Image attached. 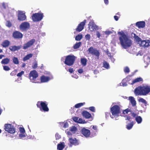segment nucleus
I'll return each mask as SVG.
<instances>
[{"label": "nucleus", "instance_id": "nucleus-1", "mask_svg": "<svg viewBox=\"0 0 150 150\" xmlns=\"http://www.w3.org/2000/svg\"><path fill=\"white\" fill-rule=\"evenodd\" d=\"M118 34L120 35L119 40L120 44L122 47L126 49L130 47L132 44V42L124 33L123 31L119 32Z\"/></svg>", "mask_w": 150, "mask_h": 150}, {"label": "nucleus", "instance_id": "nucleus-2", "mask_svg": "<svg viewBox=\"0 0 150 150\" xmlns=\"http://www.w3.org/2000/svg\"><path fill=\"white\" fill-rule=\"evenodd\" d=\"M150 92V87L149 86H139L134 90V93L137 95H146Z\"/></svg>", "mask_w": 150, "mask_h": 150}, {"label": "nucleus", "instance_id": "nucleus-3", "mask_svg": "<svg viewBox=\"0 0 150 150\" xmlns=\"http://www.w3.org/2000/svg\"><path fill=\"white\" fill-rule=\"evenodd\" d=\"M76 57L74 55H68L66 57L64 64L69 66L73 65L75 61Z\"/></svg>", "mask_w": 150, "mask_h": 150}, {"label": "nucleus", "instance_id": "nucleus-4", "mask_svg": "<svg viewBox=\"0 0 150 150\" xmlns=\"http://www.w3.org/2000/svg\"><path fill=\"white\" fill-rule=\"evenodd\" d=\"M32 19L34 22H39L42 20L44 17L43 14L41 13H35L31 16Z\"/></svg>", "mask_w": 150, "mask_h": 150}, {"label": "nucleus", "instance_id": "nucleus-5", "mask_svg": "<svg viewBox=\"0 0 150 150\" xmlns=\"http://www.w3.org/2000/svg\"><path fill=\"white\" fill-rule=\"evenodd\" d=\"M29 76V79L31 82L35 83H38L36 81L37 78L38 76V74L36 70H33L30 71Z\"/></svg>", "mask_w": 150, "mask_h": 150}, {"label": "nucleus", "instance_id": "nucleus-6", "mask_svg": "<svg viewBox=\"0 0 150 150\" xmlns=\"http://www.w3.org/2000/svg\"><path fill=\"white\" fill-rule=\"evenodd\" d=\"M110 111L112 115L118 116L120 113V108L117 105H115L111 107Z\"/></svg>", "mask_w": 150, "mask_h": 150}, {"label": "nucleus", "instance_id": "nucleus-7", "mask_svg": "<svg viewBox=\"0 0 150 150\" xmlns=\"http://www.w3.org/2000/svg\"><path fill=\"white\" fill-rule=\"evenodd\" d=\"M4 129L8 132L13 134L15 133L16 129L15 127L10 124H6L4 125Z\"/></svg>", "mask_w": 150, "mask_h": 150}, {"label": "nucleus", "instance_id": "nucleus-8", "mask_svg": "<svg viewBox=\"0 0 150 150\" xmlns=\"http://www.w3.org/2000/svg\"><path fill=\"white\" fill-rule=\"evenodd\" d=\"M89 53L95 56L98 59H99L100 53L99 50L93 47H90L88 50Z\"/></svg>", "mask_w": 150, "mask_h": 150}, {"label": "nucleus", "instance_id": "nucleus-9", "mask_svg": "<svg viewBox=\"0 0 150 150\" xmlns=\"http://www.w3.org/2000/svg\"><path fill=\"white\" fill-rule=\"evenodd\" d=\"M23 36V34L20 32L18 31H15L12 34V37L16 39H21Z\"/></svg>", "mask_w": 150, "mask_h": 150}, {"label": "nucleus", "instance_id": "nucleus-10", "mask_svg": "<svg viewBox=\"0 0 150 150\" xmlns=\"http://www.w3.org/2000/svg\"><path fill=\"white\" fill-rule=\"evenodd\" d=\"M30 27V24L27 22H23L20 25V28L22 31L27 30Z\"/></svg>", "mask_w": 150, "mask_h": 150}, {"label": "nucleus", "instance_id": "nucleus-11", "mask_svg": "<svg viewBox=\"0 0 150 150\" xmlns=\"http://www.w3.org/2000/svg\"><path fill=\"white\" fill-rule=\"evenodd\" d=\"M89 29L91 31H94L98 29V27L96 25L93 21L90 22L88 24Z\"/></svg>", "mask_w": 150, "mask_h": 150}, {"label": "nucleus", "instance_id": "nucleus-12", "mask_svg": "<svg viewBox=\"0 0 150 150\" xmlns=\"http://www.w3.org/2000/svg\"><path fill=\"white\" fill-rule=\"evenodd\" d=\"M69 141L70 143V147H71L73 145L76 146L79 144L78 140H77L76 138L70 137L69 139Z\"/></svg>", "mask_w": 150, "mask_h": 150}, {"label": "nucleus", "instance_id": "nucleus-13", "mask_svg": "<svg viewBox=\"0 0 150 150\" xmlns=\"http://www.w3.org/2000/svg\"><path fill=\"white\" fill-rule=\"evenodd\" d=\"M86 20H84L83 21L81 22L76 29V31L79 32L81 31L84 28V27L86 23Z\"/></svg>", "mask_w": 150, "mask_h": 150}, {"label": "nucleus", "instance_id": "nucleus-14", "mask_svg": "<svg viewBox=\"0 0 150 150\" xmlns=\"http://www.w3.org/2000/svg\"><path fill=\"white\" fill-rule=\"evenodd\" d=\"M35 41V40L34 39H32L28 41L24 45L23 48V49L25 50L28 48L30 47L34 44Z\"/></svg>", "mask_w": 150, "mask_h": 150}, {"label": "nucleus", "instance_id": "nucleus-15", "mask_svg": "<svg viewBox=\"0 0 150 150\" xmlns=\"http://www.w3.org/2000/svg\"><path fill=\"white\" fill-rule=\"evenodd\" d=\"M81 133L86 137H89L91 134L90 130L85 128L82 129Z\"/></svg>", "mask_w": 150, "mask_h": 150}, {"label": "nucleus", "instance_id": "nucleus-16", "mask_svg": "<svg viewBox=\"0 0 150 150\" xmlns=\"http://www.w3.org/2000/svg\"><path fill=\"white\" fill-rule=\"evenodd\" d=\"M26 19V16L25 13L21 11H19L18 15V19L19 21H23Z\"/></svg>", "mask_w": 150, "mask_h": 150}, {"label": "nucleus", "instance_id": "nucleus-17", "mask_svg": "<svg viewBox=\"0 0 150 150\" xmlns=\"http://www.w3.org/2000/svg\"><path fill=\"white\" fill-rule=\"evenodd\" d=\"M82 115L83 117L86 119H89L92 117L91 114L86 111H83L82 112Z\"/></svg>", "mask_w": 150, "mask_h": 150}, {"label": "nucleus", "instance_id": "nucleus-18", "mask_svg": "<svg viewBox=\"0 0 150 150\" xmlns=\"http://www.w3.org/2000/svg\"><path fill=\"white\" fill-rule=\"evenodd\" d=\"M37 105L38 107L39 106L41 105V107L40 108V109H42L45 112L49 111V109L47 107V104H37Z\"/></svg>", "mask_w": 150, "mask_h": 150}, {"label": "nucleus", "instance_id": "nucleus-19", "mask_svg": "<svg viewBox=\"0 0 150 150\" xmlns=\"http://www.w3.org/2000/svg\"><path fill=\"white\" fill-rule=\"evenodd\" d=\"M21 45H19L18 46L16 45L11 46L9 47V50L12 52H15L20 50L22 48Z\"/></svg>", "mask_w": 150, "mask_h": 150}, {"label": "nucleus", "instance_id": "nucleus-20", "mask_svg": "<svg viewBox=\"0 0 150 150\" xmlns=\"http://www.w3.org/2000/svg\"><path fill=\"white\" fill-rule=\"evenodd\" d=\"M150 42L148 40H144L140 42V45L143 47H148L150 45Z\"/></svg>", "mask_w": 150, "mask_h": 150}, {"label": "nucleus", "instance_id": "nucleus-21", "mask_svg": "<svg viewBox=\"0 0 150 150\" xmlns=\"http://www.w3.org/2000/svg\"><path fill=\"white\" fill-rule=\"evenodd\" d=\"M40 83H45L49 81L50 79V77L48 76H46L43 75L40 77Z\"/></svg>", "mask_w": 150, "mask_h": 150}, {"label": "nucleus", "instance_id": "nucleus-22", "mask_svg": "<svg viewBox=\"0 0 150 150\" xmlns=\"http://www.w3.org/2000/svg\"><path fill=\"white\" fill-rule=\"evenodd\" d=\"M136 25L139 28H143L145 27V23L144 21H139L136 23Z\"/></svg>", "mask_w": 150, "mask_h": 150}, {"label": "nucleus", "instance_id": "nucleus-23", "mask_svg": "<svg viewBox=\"0 0 150 150\" xmlns=\"http://www.w3.org/2000/svg\"><path fill=\"white\" fill-rule=\"evenodd\" d=\"M10 44V42L8 40H5L3 42L1 45L3 47H8Z\"/></svg>", "mask_w": 150, "mask_h": 150}, {"label": "nucleus", "instance_id": "nucleus-24", "mask_svg": "<svg viewBox=\"0 0 150 150\" xmlns=\"http://www.w3.org/2000/svg\"><path fill=\"white\" fill-rule=\"evenodd\" d=\"M10 61V59L8 58H5L2 60L1 62L2 64H8Z\"/></svg>", "mask_w": 150, "mask_h": 150}, {"label": "nucleus", "instance_id": "nucleus-25", "mask_svg": "<svg viewBox=\"0 0 150 150\" xmlns=\"http://www.w3.org/2000/svg\"><path fill=\"white\" fill-rule=\"evenodd\" d=\"M65 146L64 145V143L61 142L59 144L57 145V149L58 150H62L64 148Z\"/></svg>", "mask_w": 150, "mask_h": 150}, {"label": "nucleus", "instance_id": "nucleus-26", "mask_svg": "<svg viewBox=\"0 0 150 150\" xmlns=\"http://www.w3.org/2000/svg\"><path fill=\"white\" fill-rule=\"evenodd\" d=\"M143 81V79L141 77H138L134 79L132 81L131 84H133L142 81Z\"/></svg>", "mask_w": 150, "mask_h": 150}, {"label": "nucleus", "instance_id": "nucleus-27", "mask_svg": "<svg viewBox=\"0 0 150 150\" xmlns=\"http://www.w3.org/2000/svg\"><path fill=\"white\" fill-rule=\"evenodd\" d=\"M132 34H133L134 35V37L135 40L139 43L141 42L142 41L141 38L136 35L135 34L132 33Z\"/></svg>", "mask_w": 150, "mask_h": 150}, {"label": "nucleus", "instance_id": "nucleus-28", "mask_svg": "<svg viewBox=\"0 0 150 150\" xmlns=\"http://www.w3.org/2000/svg\"><path fill=\"white\" fill-rule=\"evenodd\" d=\"M81 63L82 65L84 66H85L86 64L87 60L85 58H81Z\"/></svg>", "mask_w": 150, "mask_h": 150}, {"label": "nucleus", "instance_id": "nucleus-29", "mask_svg": "<svg viewBox=\"0 0 150 150\" xmlns=\"http://www.w3.org/2000/svg\"><path fill=\"white\" fill-rule=\"evenodd\" d=\"M33 54H30L27 55L23 59V60L24 61L27 60L32 57Z\"/></svg>", "mask_w": 150, "mask_h": 150}, {"label": "nucleus", "instance_id": "nucleus-30", "mask_svg": "<svg viewBox=\"0 0 150 150\" xmlns=\"http://www.w3.org/2000/svg\"><path fill=\"white\" fill-rule=\"evenodd\" d=\"M134 125V122L133 121L131 122L130 123H128L126 125V128L128 130L131 129L133 126Z\"/></svg>", "mask_w": 150, "mask_h": 150}, {"label": "nucleus", "instance_id": "nucleus-31", "mask_svg": "<svg viewBox=\"0 0 150 150\" xmlns=\"http://www.w3.org/2000/svg\"><path fill=\"white\" fill-rule=\"evenodd\" d=\"M135 120L138 124H140L142 121V118L140 116H137L135 118Z\"/></svg>", "mask_w": 150, "mask_h": 150}, {"label": "nucleus", "instance_id": "nucleus-32", "mask_svg": "<svg viewBox=\"0 0 150 150\" xmlns=\"http://www.w3.org/2000/svg\"><path fill=\"white\" fill-rule=\"evenodd\" d=\"M13 62L16 64H19V61L18 58L16 57H13L12 58Z\"/></svg>", "mask_w": 150, "mask_h": 150}, {"label": "nucleus", "instance_id": "nucleus-33", "mask_svg": "<svg viewBox=\"0 0 150 150\" xmlns=\"http://www.w3.org/2000/svg\"><path fill=\"white\" fill-rule=\"evenodd\" d=\"M81 42H80L76 43L73 46L74 49H76L79 48L81 45Z\"/></svg>", "mask_w": 150, "mask_h": 150}, {"label": "nucleus", "instance_id": "nucleus-34", "mask_svg": "<svg viewBox=\"0 0 150 150\" xmlns=\"http://www.w3.org/2000/svg\"><path fill=\"white\" fill-rule=\"evenodd\" d=\"M103 67L106 69H108L110 68L109 64L105 61L103 63Z\"/></svg>", "mask_w": 150, "mask_h": 150}, {"label": "nucleus", "instance_id": "nucleus-35", "mask_svg": "<svg viewBox=\"0 0 150 150\" xmlns=\"http://www.w3.org/2000/svg\"><path fill=\"white\" fill-rule=\"evenodd\" d=\"M69 130L74 133L76 132L77 130L76 127L75 126H73L70 128Z\"/></svg>", "mask_w": 150, "mask_h": 150}, {"label": "nucleus", "instance_id": "nucleus-36", "mask_svg": "<svg viewBox=\"0 0 150 150\" xmlns=\"http://www.w3.org/2000/svg\"><path fill=\"white\" fill-rule=\"evenodd\" d=\"M129 100L131 103H136L134 98L132 96H130L129 97Z\"/></svg>", "mask_w": 150, "mask_h": 150}, {"label": "nucleus", "instance_id": "nucleus-37", "mask_svg": "<svg viewBox=\"0 0 150 150\" xmlns=\"http://www.w3.org/2000/svg\"><path fill=\"white\" fill-rule=\"evenodd\" d=\"M82 38V35H78L75 38V40L76 41H80Z\"/></svg>", "mask_w": 150, "mask_h": 150}, {"label": "nucleus", "instance_id": "nucleus-38", "mask_svg": "<svg viewBox=\"0 0 150 150\" xmlns=\"http://www.w3.org/2000/svg\"><path fill=\"white\" fill-rule=\"evenodd\" d=\"M86 109H89L91 111L93 112H95V107L93 106L90 107L89 108H86Z\"/></svg>", "mask_w": 150, "mask_h": 150}, {"label": "nucleus", "instance_id": "nucleus-39", "mask_svg": "<svg viewBox=\"0 0 150 150\" xmlns=\"http://www.w3.org/2000/svg\"><path fill=\"white\" fill-rule=\"evenodd\" d=\"M38 67V64L37 62L36 61L34 62L33 63L32 66V67L33 69H36Z\"/></svg>", "mask_w": 150, "mask_h": 150}, {"label": "nucleus", "instance_id": "nucleus-40", "mask_svg": "<svg viewBox=\"0 0 150 150\" xmlns=\"http://www.w3.org/2000/svg\"><path fill=\"white\" fill-rule=\"evenodd\" d=\"M130 111V109L127 108L123 110L122 113L124 114H127Z\"/></svg>", "mask_w": 150, "mask_h": 150}, {"label": "nucleus", "instance_id": "nucleus-41", "mask_svg": "<svg viewBox=\"0 0 150 150\" xmlns=\"http://www.w3.org/2000/svg\"><path fill=\"white\" fill-rule=\"evenodd\" d=\"M19 129L20 132L22 134H24L25 132V130L23 127H20L19 128Z\"/></svg>", "mask_w": 150, "mask_h": 150}, {"label": "nucleus", "instance_id": "nucleus-42", "mask_svg": "<svg viewBox=\"0 0 150 150\" xmlns=\"http://www.w3.org/2000/svg\"><path fill=\"white\" fill-rule=\"evenodd\" d=\"M4 69L6 71H8L10 69V68L7 66L5 65L3 66Z\"/></svg>", "mask_w": 150, "mask_h": 150}, {"label": "nucleus", "instance_id": "nucleus-43", "mask_svg": "<svg viewBox=\"0 0 150 150\" xmlns=\"http://www.w3.org/2000/svg\"><path fill=\"white\" fill-rule=\"evenodd\" d=\"M124 71L125 73H129V69L127 67H126L124 69Z\"/></svg>", "mask_w": 150, "mask_h": 150}, {"label": "nucleus", "instance_id": "nucleus-44", "mask_svg": "<svg viewBox=\"0 0 150 150\" xmlns=\"http://www.w3.org/2000/svg\"><path fill=\"white\" fill-rule=\"evenodd\" d=\"M6 25L8 27H10L12 25V24L10 21H6Z\"/></svg>", "mask_w": 150, "mask_h": 150}, {"label": "nucleus", "instance_id": "nucleus-45", "mask_svg": "<svg viewBox=\"0 0 150 150\" xmlns=\"http://www.w3.org/2000/svg\"><path fill=\"white\" fill-rule=\"evenodd\" d=\"M84 104H76L75 105V107L76 108H79L83 106Z\"/></svg>", "mask_w": 150, "mask_h": 150}, {"label": "nucleus", "instance_id": "nucleus-46", "mask_svg": "<svg viewBox=\"0 0 150 150\" xmlns=\"http://www.w3.org/2000/svg\"><path fill=\"white\" fill-rule=\"evenodd\" d=\"M139 101L142 102V103H146V101L143 98H141L139 99Z\"/></svg>", "mask_w": 150, "mask_h": 150}, {"label": "nucleus", "instance_id": "nucleus-47", "mask_svg": "<svg viewBox=\"0 0 150 150\" xmlns=\"http://www.w3.org/2000/svg\"><path fill=\"white\" fill-rule=\"evenodd\" d=\"M85 38L86 40H87L89 41L90 40L91 37L89 34H87L85 35Z\"/></svg>", "mask_w": 150, "mask_h": 150}, {"label": "nucleus", "instance_id": "nucleus-48", "mask_svg": "<svg viewBox=\"0 0 150 150\" xmlns=\"http://www.w3.org/2000/svg\"><path fill=\"white\" fill-rule=\"evenodd\" d=\"M55 137L56 140H58L61 138V137L58 133H57L55 134Z\"/></svg>", "mask_w": 150, "mask_h": 150}, {"label": "nucleus", "instance_id": "nucleus-49", "mask_svg": "<svg viewBox=\"0 0 150 150\" xmlns=\"http://www.w3.org/2000/svg\"><path fill=\"white\" fill-rule=\"evenodd\" d=\"M24 73V71H22L18 73L17 75V76L18 77H21Z\"/></svg>", "mask_w": 150, "mask_h": 150}, {"label": "nucleus", "instance_id": "nucleus-50", "mask_svg": "<svg viewBox=\"0 0 150 150\" xmlns=\"http://www.w3.org/2000/svg\"><path fill=\"white\" fill-rule=\"evenodd\" d=\"M79 118L78 117H73L72 119L74 122L77 123Z\"/></svg>", "mask_w": 150, "mask_h": 150}, {"label": "nucleus", "instance_id": "nucleus-51", "mask_svg": "<svg viewBox=\"0 0 150 150\" xmlns=\"http://www.w3.org/2000/svg\"><path fill=\"white\" fill-rule=\"evenodd\" d=\"M125 117H126V118H125V120H128V121H130V120L131 118V117L129 115H125L124 116Z\"/></svg>", "mask_w": 150, "mask_h": 150}, {"label": "nucleus", "instance_id": "nucleus-52", "mask_svg": "<svg viewBox=\"0 0 150 150\" xmlns=\"http://www.w3.org/2000/svg\"><path fill=\"white\" fill-rule=\"evenodd\" d=\"M77 123H83L84 122H83V120L82 118H79L78 119Z\"/></svg>", "mask_w": 150, "mask_h": 150}, {"label": "nucleus", "instance_id": "nucleus-53", "mask_svg": "<svg viewBox=\"0 0 150 150\" xmlns=\"http://www.w3.org/2000/svg\"><path fill=\"white\" fill-rule=\"evenodd\" d=\"M131 75H128L126 77L125 79L127 81H129L130 79V78L131 77Z\"/></svg>", "mask_w": 150, "mask_h": 150}, {"label": "nucleus", "instance_id": "nucleus-54", "mask_svg": "<svg viewBox=\"0 0 150 150\" xmlns=\"http://www.w3.org/2000/svg\"><path fill=\"white\" fill-rule=\"evenodd\" d=\"M96 35L98 38H99L101 36L100 33L98 31H96Z\"/></svg>", "mask_w": 150, "mask_h": 150}, {"label": "nucleus", "instance_id": "nucleus-55", "mask_svg": "<svg viewBox=\"0 0 150 150\" xmlns=\"http://www.w3.org/2000/svg\"><path fill=\"white\" fill-rule=\"evenodd\" d=\"M67 134L68 135V137H69V138L71 137H70L72 135L71 133L69 131H68L67 132Z\"/></svg>", "mask_w": 150, "mask_h": 150}, {"label": "nucleus", "instance_id": "nucleus-56", "mask_svg": "<svg viewBox=\"0 0 150 150\" xmlns=\"http://www.w3.org/2000/svg\"><path fill=\"white\" fill-rule=\"evenodd\" d=\"M69 126L67 122H65L64 123L63 127L64 128H66L68 127Z\"/></svg>", "mask_w": 150, "mask_h": 150}, {"label": "nucleus", "instance_id": "nucleus-57", "mask_svg": "<svg viewBox=\"0 0 150 150\" xmlns=\"http://www.w3.org/2000/svg\"><path fill=\"white\" fill-rule=\"evenodd\" d=\"M112 33V32L110 31H107L105 32V33L107 35H109Z\"/></svg>", "mask_w": 150, "mask_h": 150}, {"label": "nucleus", "instance_id": "nucleus-58", "mask_svg": "<svg viewBox=\"0 0 150 150\" xmlns=\"http://www.w3.org/2000/svg\"><path fill=\"white\" fill-rule=\"evenodd\" d=\"M78 71V72L80 74H81L83 72V69H79Z\"/></svg>", "mask_w": 150, "mask_h": 150}, {"label": "nucleus", "instance_id": "nucleus-59", "mask_svg": "<svg viewBox=\"0 0 150 150\" xmlns=\"http://www.w3.org/2000/svg\"><path fill=\"white\" fill-rule=\"evenodd\" d=\"M69 71L71 73H72L74 72L73 69V68H69Z\"/></svg>", "mask_w": 150, "mask_h": 150}, {"label": "nucleus", "instance_id": "nucleus-60", "mask_svg": "<svg viewBox=\"0 0 150 150\" xmlns=\"http://www.w3.org/2000/svg\"><path fill=\"white\" fill-rule=\"evenodd\" d=\"M114 18L115 21H117L118 20L119 18L118 16H114Z\"/></svg>", "mask_w": 150, "mask_h": 150}, {"label": "nucleus", "instance_id": "nucleus-61", "mask_svg": "<svg viewBox=\"0 0 150 150\" xmlns=\"http://www.w3.org/2000/svg\"><path fill=\"white\" fill-rule=\"evenodd\" d=\"M104 0V3L106 4L107 5L108 4V3H109L108 0Z\"/></svg>", "mask_w": 150, "mask_h": 150}, {"label": "nucleus", "instance_id": "nucleus-62", "mask_svg": "<svg viewBox=\"0 0 150 150\" xmlns=\"http://www.w3.org/2000/svg\"><path fill=\"white\" fill-rule=\"evenodd\" d=\"M19 134V136L21 137H25V135L24 134Z\"/></svg>", "mask_w": 150, "mask_h": 150}, {"label": "nucleus", "instance_id": "nucleus-63", "mask_svg": "<svg viewBox=\"0 0 150 150\" xmlns=\"http://www.w3.org/2000/svg\"><path fill=\"white\" fill-rule=\"evenodd\" d=\"M92 128L95 130H97V126H93Z\"/></svg>", "mask_w": 150, "mask_h": 150}, {"label": "nucleus", "instance_id": "nucleus-64", "mask_svg": "<svg viewBox=\"0 0 150 150\" xmlns=\"http://www.w3.org/2000/svg\"><path fill=\"white\" fill-rule=\"evenodd\" d=\"M122 84L123 86H127V83L125 82H122Z\"/></svg>", "mask_w": 150, "mask_h": 150}]
</instances>
